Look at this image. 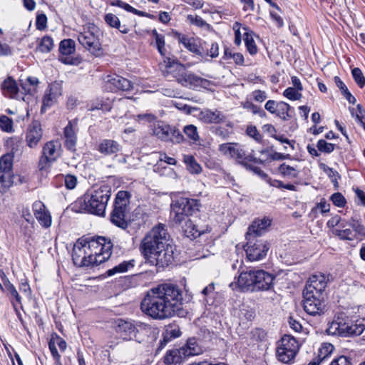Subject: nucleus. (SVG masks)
Returning <instances> with one entry per match:
<instances>
[{"mask_svg":"<svg viewBox=\"0 0 365 365\" xmlns=\"http://www.w3.org/2000/svg\"><path fill=\"white\" fill-rule=\"evenodd\" d=\"M140 309L145 314L157 320L180 314L182 309V290L172 283L158 284L147 292Z\"/></svg>","mask_w":365,"mask_h":365,"instance_id":"f257e3e1","label":"nucleus"},{"mask_svg":"<svg viewBox=\"0 0 365 365\" xmlns=\"http://www.w3.org/2000/svg\"><path fill=\"white\" fill-rule=\"evenodd\" d=\"M169 235L163 224L153 227L143 238L140 245V251L144 258L151 264L165 267L172 264L173 247L168 242Z\"/></svg>","mask_w":365,"mask_h":365,"instance_id":"f03ea898","label":"nucleus"},{"mask_svg":"<svg viewBox=\"0 0 365 365\" xmlns=\"http://www.w3.org/2000/svg\"><path fill=\"white\" fill-rule=\"evenodd\" d=\"M113 244L110 239L98 236L90 240L80 238L73 245L72 260L79 267H94L108 260Z\"/></svg>","mask_w":365,"mask_h":365,"instance_id":"7ed1b4c3","label":"nucleus"},{"mask_svg":"<svg viewBox=\"0 0 365 365\" xmlns=\"http://www.w3.org/2000/svg\"><path fill=\"white\" fill-rule=\"evenodd\" d=\"M327 278L322 273L309 277L303 291L304 310L312 316H321L325 312V289Z\"/></svg>","mask_w":365,"mask_h":365,"instance_id":"20e7f679","label":"nucleus"},{"mask_svg":"<svg viewBox=\"0 0 365 365\" xmlns=\"http://www.w3.org/2000/svg\"><path fill=\"white\" fill-rule=\"evenodd\" d=\"M110 189L106 185L87 191L78 203L81 210L98 216H103L110 197Z\"/></svg>","mask_w":365,"mask_h":365,"instance_id":"39448f33","label":"nucleus"},{"mask_svg":"<svg viewBox=\"0 0 365 365\" xmlns=\"http://www.w3.org/2000/svg\"><path fill=\"white\" fill-rule=\"evenodd\" d=\"M274 276L262 269H250L242 272L237 279V285L243 291L269 289Z\"/></svg>","mask_w":365,"mask_h":365,"instance_id":"423d86ee","label":"nucleus"},{"mask_svg":"<svg viewBox=\"0 0 365 365\" xmlns=\"http://www.w3.org/2000/svg\"><path fill=\"white\" fill-rule=\"evenodd\" d=\"M165 76L169 81L175 79L182 86L196 88L198 87L207 88L211 82L209 80L201 78L188 71L181 63H173L169 65L165 71Z\"/></svg>","mask_w":365,"mask_h":365,"instance_id":"0eeeda50","label":"nucleus"},{"mask_svg":"<svg viewBox=\"0 0 365 365\" xmlns=\"http://www.w3.org/2000/svg\"><path fill=\"white\" fill-rule=\"evenodd\" d=\"M130 193L128 191L120 190L118 192L113 209L110 213V222L121 229H125L128 225L127 215L130 211Z\"/></svg>","mask_w":365,"mask_h":365,"instance_id":"6e6552de","label":"nucleus"},{"mask_svg":"<svg viewBox=\"0 0 365 365\" xmlns=\"http://www.w3.org/2000/svg\"><path fill=\"white\" fill-rule=\"evenodd\" d=\"M200 202L196 199L180 197L171 204L170 215L173 221L181 224L187 218L199 210Z\"/></svg>","mask_w":365,"mask_h":365,"instance_id":"1a4fd4ad","label":"nucleus"},{"mask_svg":"<svg viewBox=\"0 0 365 365\" xmlns=\"http://www.w3.org/2000/svg\"><path fill=\"white\" fill-rule=\"evenodd\" d=\"M364 330V326L362 324H349L344 322L342 318H338L329 324L327 332L329 335L346 337L360 335Z\"/></svg>","mask_w":365,"mask_h":365,"instance_id":"9d476101","label":"nucleus"},{"mask_svg":"<svg viewBox=\"0 0 365 365\" xmlns=\"http://www.w3.org/2000/svg\"><path fill=\"white\" fill-rule=\"evenodd\" d=\"M99 30L95 25L88 27V30L80 33L78 41L86 49L93 55L98 56L101 52V44L98 37Z\"/></svg>","mask_w":365,"mask_h":365,"instance_id":"9b49d317","label":"nucleus"},{"mask_svg":"<svg viewBox=\"0 0 365 365\" xmlns=\"http://www.w3.org/2000/svg\"><path fill=\"white\" fill-rule=\"evenodd\" d=\"M299 350V344L293 336L284 335L277 349V357L282 363H289Z\"/></svg>","mask_w":365,"mask_h":365,"instance_id":"f8f14e48","label":"nucleus"},{"mask_svg":"<svg viewBox=\"0 0 365 365\" xmlns=\"http://www.w3.org/2000/svg\"><path fill=\"white\" fill-rule=\"evenodd\" d=\"M245 252L250 261H258L264 258L269 250V243L263 240L256 238L247 239Z\"/></svg>","mask_w":365,"mask_h":365,"instance_id":"ddd939ff","label":"nucleus"},{"mask_svg":"<svg viewBox=\"0 0 365 365\" xmlns=\"http://www.w3.org/2000/svg\"><path fill=\"white\" fill-rule=\"evenodd\" d=\"M13 159L7 154L0 159V192H4L13 184Z\"/></svg>","mask_w":365,"mask_h":365,"instance_id":"4468645a","label":"nucleus"},{"mask_svg":"<svg viewBox=\"0 0 365 365\" xmlns=\"http://www.w3.org/2000/svg\"><path fill=\"white\" fill-rule=\"evenodd\" d=\"M103 88L104 90L109 92H116L118 91H129L133 89V84L125 78L116 74H112L106 76Z\"/></svg>","mask_w":365,"mask_h":365,"instance_id":"2eb2a0df","label":"nucleus"},{"mask_svg":"<svg viewBox=\"0 0 365 365\" xmlns=\"http://www.w3.org/2000/svg\"><path fill=\"white\" fill-rule=\"evenodd\" d=\"M115 329L119 337L125 341H137L136 334L138 331L130 321L118 319L115 322Z\"/></svg>","mask_w":365,"mask_h":365,"instance_id":"dca6fc26","label":"nucleus"},{"mask_svg":"<svg viewBox=\"0 0 365 365\" xmlns=\"http://www.w3.org/2000/svg\"><path fill=\"white\" fill-rule=\"evenodd\" d=\"M219 151L226 157L234 158L242 164L246 163L247 155L244 149L235 143H222L219 145Z\"/></svg>","mask_w":365,"mask_h":365,"instance_id":"f3484780","label":"nucleus"},{"mask_svg":"<svg viewBox=\"0 0 365 365\" xmlns=\"http://www.w3.org/2000/svg\"><path fill=\"white\" fill-rule=\"evenodd\" d=\"M62 95V87L58 83H53L51 84L48 89H46L45 94L43 97L42 106L41 113H43L46 110L51 108L57 101L58 97Z\"/></svg>","mask_w":365,"mask_h":365,"instance_id":"a211bd4d","label":"nucleus"},{"mask_svg":"<svg viewBox=\"0 0 365 365\" xmlns=\"http://www.w3.org/2000/svg\"><path fill=\"white\" fill-rule=\"evenodd\" d=\"M271 225V220L269 217L257 219L254 220L248 227L246 233V239L256 238L262 235Z\"/></svg>","mask_w":365,"mask_h":365,"instance_id":"6ab92c4d","label":"nucleus"},{"mask_svg":"<svg viewBox=\"0 0 365 365\" xmlns=\"http://www.w3.org/2000/svg\"><path fill=\"white\" fill-rule=\"evenodd\" d=\"M42 138L41 124L38 121H33L28 127L26 134V145L31 148L37 146Z\"/></svg>","mask_w":365,"mask_h":365,"instance_id":"aec40b11","label":"nucleus"},{"mask_svg":"<svg viewBox=\"0 0 365 365\" xmlns=\"http://www.w3.org/2000/svg\"><path fill=\"white\" fill-rule=\"evenodd\" d=\"M77 120H70L68 125L65 127L63 130V135L65 138V146L71 151L76 150L77 142Z\"/></svg>","mask_w":365,"mask_h":365,"instance_id":"412c9836","label":"nucleus"},{"mask_svg":"<svg viewBox=\"0 0 365 365\" xmlns=\"http://www.w3.org/2000/svg\"><path fill=\"white\" fill-rule=\"evenodd\" d=\"M33 210L34 215L43 227L48 228L51 225V217L49 212L46 210L45 205L41 201H36L33 204Z\"/></svg>","mask_w":365,"mask_h":365,"instance_id":"4be33fe9","label":"nucleus"},{"mask_svg":"<svg viewBox=\"0 0 365 365\" xmlns=\"http://www.w3.org/2000/svg\"><path fill=\"white\" fill-rule=\"evenodd\" d=\"M199 118L205 123H220L225 121V116L217 110L205 109L199 113Z\"/></svg>","mask_w":365,"mask_h":365,"instance_id":"5701e85b","label":"nucleus"},{"mask_svg":"<svg viewBox=\"0 0 365 365\" xmlns=\"http://www.w3.org/2000/svg\"><path fill=\"white\" fill-rule=\"evenodd\" d=\"M97 150L104 155H111L118 153L121 150V146L115 140L103 139L99 143Z\"/></svg>","mask_w":365,"mask_h":365,"instance_id":"b1692460","label":"nucleus"},{"mask_svg":"<svg viewBox=\"0 0 365 365\" xmlns=\"http://www.w3.org/2000/svg\"><path fill=\"white\" fill-rule=\"evenodd\" d=\"M3 93L10 98H18L19 87L16 81L11 76L7 77L1 83Z\"/></svg>","mask_w":365,"mask_h":365,"instance_id":"393cba45","label":"nucleus"},{"mask_svg":"<svg viewBox=\"0 0 365 365\" xmlns=\"http://www.w3.org/2000/svg\"><path fill=\"white\" fill-rule=\"evenodd\" d=\"M185 352L186 351H184L182 347L170 350L164 357V362L168 365L180 364L187 357Z\"/></svg>","mask_w":365,"mask_h":365,"instance_id":"a878e982","label":"nucleus"},{"mask_svg":"<svg viewBox=\"0 0 365 365\" xmlns=\"http://www.w3.org/2000/svg\"><path fill=\"white\" fill-rule=\"evenodd\" d=\"M61 145L57 140L46 143L43 147L42 154L56 161L60 155Z\"/></svg>","mask_w":365,"mask_h":365,"instance_id":"bb28decb","label":"nucleus"},{"mask_svg":"<svg viewBox=\"0 0 365 365\" xmlns=\"http://www.w3.org/2000/svg\"><path fill=\"white\" fill-rule=\"evenodd\" d=\"M293 108L291 106L284 102H278V106L275 113V115L279 117L283 120H288L292 117Z\"/></svg>","mask_w":365,"mask_h":365,"instance_id":"cd10ccee","label":"nucleus"},{"mask_svg":"<svg viewBox=\"0 0 365 365\" xmlns=\"http://www.w3.org/2000/svg\"><path fill=\"white\" fill-rule=\"evenodd\" d=\"M182 349L184 351H186L185 353L186 356L198 355L202 352V348L197 344L195 338H190L187 340L186 344L182 346Z\"/></svg>","mask_w":365,"mask_h":365,"instance_id":"c85d7f7f","label":"nucleus"},{"mask_svg":"<svg viewBox=\"0 0 365 365\" xmlns=\"http://www.w3.org/2000/svg\"><path fill=\"white\" fill-rule=\"evenodd\" d=\"M1 274L3 275V277H2L3 287H4L3 291H6L7 292H9V294L11 295V297L15 299L16 302L19 304H21V297L19 294L15 287L6 277V275L4 274V273L3 272H1Z\"/></svg>","mask_w":365,"mask_h":365,"instance_id":"c756f323","label":"nucleus"},{"mask_svg":"<svg viewBox=\"0 0 365 365\" xmlns=\"http://www.w3.org/2000/svg\"><path fill=\"white\" fill-rule=\"evenodd\" d=\"M180 328L178 324H170L165 327V329L163 333L164 336V341H170L172 339L180 336Z\"/></svg>","mask_w":365,"mask_h":365,"instance_id":"7c9ffc66","label":"nucleus"},{"mask_svg":"<svg viewBox=\"0 0 365 365\" xmlns=\"http://www.w3.org/2000/svg\"><path fill=\"white\" fill-rule=\"evenodd\" d=\"M135 260L123 261L118 265L115 266L112 269L107 270L106 274L108 276H113L118 273H123L134 267Z\"/></svg>","mask_w":365,"mask_h":365,"instance_id":"2f4dec72","label":"nucleus"},{"mask_svg":"<svg viewBox=\"0 0 365 365\" xmlns=\"http://www.w3.org/2000/svg\"><path fill=\"white\" fill-rule=\"evenodd\" d=\"M170 130H171L170 125L166 124H158L157 125H155L153 132V134L161 140L168 142Z\"/></svg>","mask_w":365,"mask_h":365,"instance_id":"473e14b6","label":"nucleus"},{"mask_svg":"<svg viewBox=\"0 0 365 365\" xmlns=\"http://www.w3.org/2000/svg\"><path fill=\"white\" fill-rule=\"evenodd\" d=\"M183 161L186 164L187 170L192 174H199L202 171L201 166L196 162L195 158L191 155H185Z\"/></svg>","mask_w":365,"mask_h":365,"instance_id":"72a5a7b5","label":"nucleus"},{"mask_svg":"<svg viewBox=\"0 0 365 365\" xmlns=\"http://www.w3.org/2000/svg\"><path fill=\"white\" fill-rule=\"evenodd\" d=\"M75 42L72 39H63L59 44V52L63 56H69L75 52Z\"/></svg>","mask_w":365,"mask_h":365,"instance_id":"f704fd0d","label":"nucleus"},{"mask_svg":"<svg viewBox=\"0 0 365 365\" xmlns=\"http://www.w3.org/2000/svg\"><path fill=\"white\" fill-rule=\"evenodd\" d=\"M185 225L182 227L183 232L187 237L196 238L201 235V232L197 230V226L190 220H185Z\"/></svg>","mask_w":365,"mask_h":365,"instance_id":"c9c22d12","label":"nucleus"},{"mask_svg":"<svg viewBox=\"0 0 365 365\" xmlns=\"http://www.w3.org/2000/svg\"><path fill=\"white\" fill-rule=\"evenodd\" d=\"M53 45L52 38L48 36H45L41 39L37 46V50L41 53H48L53 49Z\"/></svg>","mask_w":365,"mask_h":365,"instance_id":"e433bc0d","label":"nucleus"},{"mask_svg":"<svg viewBox=\"0 0 365 365\" xmlns=\"http://www.w3.org/2000/svg\"><path fill=\"white\" fill-rule=\"evenodd\" d=\"M334 346L329 343H324L319 349L317 357L324 362L333 352Z\"/></svg>","mask_w":365,"mask_h":365,"instance_id":"4c0bfd02","label":"nucleus"},{"mask_svg":"<svg viewBox=\"0 0 365 365\" xmlns=\"http://www.w3.org/2000/svg\"><path fill=\"white\" fill-rule=\"evenodd\" d=\"M279 173L284 177L295 178L298 176V172L294 167L283 163L278 168Z\"/></svg>","mask_w":365,"mask_h":365,"instance_id":"58836bf2","label":"nucleus"},{"mask_svg":"<svg viewBox=\"0 0 365 365\" xmlns=\"http://www.w3.org/2000/svg\"><path fill=\"white\" fill-rule=\"evenodd\" d=\"M183 132L187 135V137L193 143L198 141L200 139L197 128L194 125L190 124L185 125L183 128Z\"/></svg>","mask_w":365,"mask_h":365,"instance_id":"ea45409f","label":"nucleus"},{"mask_svg":"<svg viewBox=\"0 0 365 365\" xmlns=\"http://www.w3.org/2000/svg\"><path fill=\"white\" fill-rule=\"evenodd\" d=\"M170 136H169V141L174 143V144H178L180 143H182L185 140L183 135L181 133V132L176 128L175 127L170 126Z\"/></svg>","mask_w":365,"mask_h":365,"instance_id":"a19ab883","label":"nucleus"},{"mask_svg":"<svg viewBox=\"0 0 365 365\" xmlns=\"http://www.w3.org/2000/svg\"><path fill=\"white\" fill-rule=\"evenodd\" d=\"M0 128L6 133H11L14 131L13 120L5 115H0Z\"/></svg>","mask_w":365,"mask_h":365,"instance_id":"79ce46f5","label":"nucleus"},{"mask_svg":"<svg viewBox=\"0 0 365 365\" xmlns=\"http://www.w3.org/2000/svg\"><path fill=\"white\" fill-rule=\"evenodd\" d=\"M244 41L249 53L251 55H255V53H257V48L252 38V36L247 32L245 33L244 34Z\"/></svg>","mask_w":365,"mask_h":365,"instance_id":"37998d69","label":"nucleus"},{"mask_svg":"<svg viewBox=\"0 0 365 365\" xmlns=\"http://www.w3.org/2000/svg\"><path fill=\"white\" fill-rule=\"evenodd\" d=\"M153 35L155 38V43L158 51H159L161 56H165L166 53V49L165 48L164 36L161 34H159L156 30L153 31Z\"/></svg>","mask_w":365,"mask_h":365,"instance_id":"c03bdc74","label":"nucleus"},{"mask_svg":"<svg viewBox=\"0 0 365 365\" xmlns=\"http://www.w3.org/2000/svg\"><path fill=\"white\" fill-rule=\"evenodd\" d=\"M334 233L338 236L341 240H353L355 235L350 229L335 230Z\"/></svg>","mask_w":365,"mask_h":365,"instance_id":"a18cd8bd","label":"nucleus"},{"mask_svg":"<svg viewBox=\"0 0 365 365\" xmlns=\"http://www.w3.org/2000/svg\"><path fill=\"white\" fill-rule=\"evenodd\" d=\"M335 146L336 145L334 144L327 143L326 140L323 139L318 140L317 145L318 150L320 152H323L325 153H331L334 150Z\"/></svg>","mask_w":365,"mask_h":365,"instance_id":"49530a36","label":"nucleus"},{"mask_svg":"<svg viewBox=\"0 0 365 365\" xmlns=\"http://www.w3.org/2000/svg\"><path fill=\"white\" fill-rule=\"evenodd\" d=\"M353 78L356 83L360 87L363 88L365 86V78L359 68H354L351 71Z\"/></svg>","mask_w":365,"mask_h":365,"instance_id":"de8ad7c7","label":"nucleus"},{"mask_svg":"<svg viewBox=\"0 0 365 365\" xmlns=\"http://www.w3.org/2000/svg\"><path fill=\"white\" fill-rule=\"evenodd\" d=\"M299 91L292 87H289L284 90L283 95L292 101L299 100L302 98V94Z\"/></svg>","mask_w":365,"mask_h":365,"instance_id":"09e8293b","label":"nucleus"},{"mask_svg":"<svg viewBox=\"0 0 365 365\" xmlns=\"http://www.w3.org/2000/svg\"><path fill=\"white\" fill-rule=\"evenodd\" d=\"M330 200L333 204L339 207H344L346 203L344 195L340 192H335L331 195Z\"/></svg>","mask_w":365,"mask_h":365,"instance_id":"8fccbe9b","label":"nucleus"},{"mask_svg":"<svg viewBox=\"0 0 365 365\" xmlns=\"http://www.w3.org/2000/svg\"><path fill=\"white\" fill-rule=\"evenodd\" d=\"M105 21L107 24H108L110 27L120 29V20L119 19L113 14H107L105 16Z\"/></svg>","mask_w":365,"mask_h":365,"instance_id":"3c124183","label":"nucleus"},{"mask_svg":"<svg viewBox=\"0 0 365 365\" xmlns=\"http://www.w3.org/2000/svg\"><path fill=\"white\" fill-rule=\"evenodd\" d=\"M356 120L365 130V110L360 104L356 106Z\"/></svg>","mask_w":365,"mask_h":365,"instance_id":"603ef678","label":"nucleus"},{"mask_svg":"<svg viewBox=\"0 0 365 365\" xmlns=\"http://www.w3.org/2000/svg\"><path fill=\"white\" fill-rule=\"evenodd\" d=\"M187 20L190 24H195L198 27H204L205 26H209V24L206 23L200 16H192L187 15Z\"/></svg>","mask_w":365,"mask_h":365,"instance_id":"864d4df0","label":"nucleus"},{"mask_svg":"<svg viewBox=\"0 0 365 365\" xmlns=\"http://www.w3.org/2000/svg\"><path fill=\"white\" fill-rule=\"evenodd\" d=\"M246 133L250 137L254 138L257 142H259L262 140L261 134L254 125H248Z\"/></svg>","mask_w":365,"mask_h":365,"instance_id":"5fc2aeb1","label":"nucleus"},{"mask_svg":"<svg viewBox=\"0 0 365 365\" xmlns=\"http://www.w3.org/2000/svg\"><path fill=\"white\" fill-rule=\"evenodd\" d=\"M36 29L42 31L47 26V17L44 14H38L36 21Z\"/></svg>","mask_w":365,"mask_h":365,"instance_id":"6e6d98bb","label":"nucleus"},{"mask_svg":"<svg viewBox=\"0 0 365 365\" xmlns=\"http://www.w3.org/2000/svg\"><path fill=\"white\" fill-rule=\"evenodd\" d=\"M53 162H54V160L50 159L47 156L42 154V155L39 160V162H38V168L41 170H46L48 168H49L51 164Z\"/></svg>","mask_w":365,"mask_h":365,"instance_id":"4d7b16f0","label":"nucleus"},{"mask_svg":"<svg viewBox=\"0 0 365 365\" xmlns=\"http://www.w3.org/2000/svg\"><path fill=\"white\" fill-rule=\"evenodd\" d=\"M185 47L187 49H188L190 51H191L195 54L201 55L200 48H199L198 46L196 44L194 38H190L189 41H187Z\"/></svg>","mask_w":365,"mask_h":365,"instance_id":"13d9d810","label":"nucleus"},{"mask_svg":"<svg viewBox=\"0 0 365 365\" xmlns=\"http://www.w3.org/2000/svg\"><path fill=\"white\" fill-rule=\"evenodd\" d=\"M330 365H351V359L345 356H340L334 359Z\"/></svg>","mask_w":365,"mask_h":365,"instance_id":"bf43d9fd","label":"nucleus"},{"mask_svg":"<svg viewBox=\"0 0 365 365\" xmlns=\"http://www.w3.org/2000/svg\"><path fill=\"white\" fill-rule=\"evenodd\" d=\"M65 185L66 188L71 190L73 189L77 183V179L74 175H67L64 179Z\"/></svg>","mask_w":365,"mask_h":365,"instance_id":"052dcab7","label":"nucleus"},{"mask_svg":"<svg viewBox=\"0 0 365 365\" xmlns=\"http://www.w3.org/2000/svg\"><path fill=\"white\" fill-rule=\"evenodd\" d=\"M110 5L113 6L120 7V8L125 9V11H127L128 12H131V13H132L133 9V6H131L128 4L124 2V1H123L121 0L113 1L110 2Z\"/></svg>","mask_w":365,"mask_h":365,"instance_id":"680f3d73","label":"nucleus"},{"mask_svg":"<svg viewBox=\"0 0 365 365\" xmlns=\"http://www.w3.org/2000/svg\"><path fill=\"white\" fill-rule=\"evenodd\" d=\"M278 102H276L275 101L273 100H269L266 103L264 108L267 111H269L272 114H275Z\"/></svg>","mask_w":365,"mask_h":365,"instance_id":"e2e57ef3","label":"nucleus"},{"mask_svg":"<svg viewBox=\"0 0 365 365\" xmlns=\"http://www.w3.org/2000/svg\"><path fill=\"white\" fill-rule=\"evenodd\" d=\"M252 96L254 99L258 102H262L267 98L266 92L261 90L255 91Z\"/></svg>","mask_w":365,"mask_h":365,"instance_id":"0e129e2a","label":"nucleus"},{"mask_svg":"<svg viewBox=\"0 0 365 365\" xmlns=\"http://www.w3.org/2000/svg\"><path fill=\"white\" fill-rule=\"evenodd\" d=\"M138 121L153 122L155 119V116L151 113H143L136 116Z\"/></svg>","mask_w":365,"mask_h":365,"instance_id":"69168bd1","label":"nucleus"},{"mask_svg":"<svg viewBox=\"0 0 365 365\" xmlns=\"http://www.w3.org/2000/svg\"><path fill=\"white\" fill-rule=\"evenodd\" d=\"M349 225L355 230L356 232H359V234H362L365 231L364 225L353 218L351 220Z\"/></svg>","mask_w":365,"mask_h":365,"instance_id":"338daca9","label":"nucleus"},{"mask_svg":"<svg viewBox=\"0 0 365 365\" xmlns=\"http://www.w3.org/2000/svg\"><path fill=\"white\" fill-rule=\"evenodd\" d=\"M207 55L211 58H216L219 55V46L217 43H212L210 48L208 50Z\"/></svg>","mask_w":365,"mask_h":365,"instance_id":"774afa93","label":"nucleus"}]
</instances>
